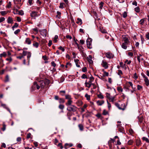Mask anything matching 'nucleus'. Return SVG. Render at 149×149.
<instances>
[{
    "label": "nucleus",
    "instance_id": "nucleus-1",
    "mask_svg": "<svg viewBox=\"0 0 149 149\" xmlns=\"http://www.w3.org/2000/svg\"><path fill=\"white\" fill-rule=\"evenodd\" d=\"M48 82H47V81L45 82V81L43 80H40L38 81L37 82H35L33 84V85L34 86L36 87L37 89L38 90L40 89V87L44 88L45 85L47 84H48Z\"/></svg>",
    "mask_w": 149,
    "mask_h": 149
},
{
    "label": "nucleus",
    "instance_id": "nucleus-2",
    "mask_svg": "<svg viewBox=\"0 0 149 149\" xmlns=\"http://www.w3.org/2000/svg\"><path fill=\"white\" fill-rule=\"evenodd\" d=\"M123 41L124 42L121 45L122 47L125 49H127V47L128 46V45H129L130 43V42L129 41L128 38L125 36H123Z\"/></svg>",
    "mask_w": 149,
    "mask_h": 149
},
{
    "label": "nucleus",
    "instance_id": "nucleus-3",
    "mask_svg": "<svg viewBox=\"0 0 149 149\" xmlns=\"http://www.w3.org/2000/svg\"><path fill=\"white\" fill-rule=\"evenodd\" d=\"M92 39L91 38H88L86 40L87 45V47L89 49L92 48Z\"/></svg>",
    "mask_w": 149,
    "mask_h": 149
},
{
    "label": "nucleus",
    "instance_id": "nucleus-4",
    "mask_svg": "<svg viewBox=\"0 0 149 149\" xmlns=\"http://www.w3.org/2000/svg\"><path fill=\"white\" fill-rule=\"evenodd\" d=\"M77 108V107L74 105H71L67 108V110L69 111H72L74 112L76 111Z\"/></svg>",
    "mask_w": 149,
    "mask_h": 149
},
{
    "label": "nucleus",
    "instance_id": "nucleus-5",
    "mask_svg": "<svg viewBox=\"0 0 149 149\" xmlns=\"http://www.w3.org/2000/svg\"><path fill=\"white\" fill-rule=\"evenodd\" d=\"M106 57L109 58H112L114 57L113 54L110 52H107L105 54Z\"/></svg>",
    "mask_w": 149,
    "mask_h": 149
},
{
    "label": "nucleus",
    "instance_id": "nucleus-6",
    "mask_svg": "<svg viewBox=\"0 0 149 149\" xmlns=\"http://www.w3.org/2000/svg\"><path fill=\"white\" fill-rule=\"evenodd\" d=\"M101 64L103 67L105 69H107L108 67V63L105 60L102 61Z\"/></svg>",
    "mask_w": 149,
    "mask_h": 149
},
{
    "label": "nucleus",
    "instance_id": "nucleus-7",
    "mask_svg": "<svg viewBox=\"0 0 149 149\" xmlns=\"http://www.w3.org/2000/svg\"><path fill=\"white\" fill-rule=\"evenodd\" d=\"M143 77L144 78V80L145 82L146 85L147 86H148L149 84V81L147 77L145 75L143 76Z\"/></svg>",
    "mask_w": 149,
    "mask_h": 149
},
{
    "label": "nucleus",
    "instance_id": "nucleus-8",
    "mask_svg": "<svg viewBox=\"0 0 149 149\" xmlns=\"http://www.w3.org/2000/svg\"><path fill=\"white\" fill-rule=\"evenodd\" d=\"M74 61L76 65L78 68L80 67V64H81L79 61L78 59H75Z\"/></svg>",
    "mask_w": 149,
    "mask_h": 149
},
{
    "label": "nucleus",
    "instance_id": "nucleus-9",
    "mask_svg": "<svg viewBox=\"0 0 149 149\" xmlns=\"http://www.w3.org/2000/svg\"><path fill=\"white\" fill-rule=\"evenodd\" d=\"M1 106L3 107V108H5V109H6L8 111L10 112V113L11 114V115H12V113H11L10 109L6 107V105L5 104L1 103Z\"/></svg>",
    "mask_w": 149,
    "mask_h": 149
},
{
    "label": "nucleus",
    "instance_id": "nucleus-10",
    "mask_svg": "<svg viewBox=\"0 0 149 149\" xmlns=\"http://www.w3.org/2000/svg\"><path fill=\"white\" fill-rule=\"evenodd\" d=\"M92 58V56L91 55H89L87 57L88 61L90 64H92L93 63Z\"/></svg>",
    "mask_w": 149,
    "mask_h": 149
},
{
    "label": "nucleus",
    "instance_id": "nucleus-11",
    "mask_svg": "<svg viewBox=\"0 0 149 149\" xmlns=\"http://www.w3.org/2000/svg\"><path fill=\"white\" fill-rule=\"evenodd\" d=\"M7 22L9 24H13V18L10 17H9L7 19Z\"/></svg>",
    "mask_w": 149,
    "mask_h": 149
},
{
    "label": "nucleus",
    "instance_id": "nucleus-12",
    "mask_svg": "<svg viewBox=\"0 0 149 149\" xmlns=\"http://www.w3.org/2000/svg\"><path fill=\"white\" fill-rule=\"evenodd\" d=\"M96 103L98 105L101 106L104 103V101L103 100L101 101L98 100L97 101Z\"/></svg>",
    "mask_w": 149,
    "mask_h": 149
},
{
    "label": "nucleus",
    "instance_id": "nucleus-13",
    "mask_svg": "<svg viewBox=\"0 0 149 149\" xmlns=\"http://www.w3.org/2000/svg\"><path fill=\"white\" fill-rule=\"evenodd\" d=\"M37 12L35 11H32L31 13V16L32 17H35L37 16Z\"/></svg>",
    "mask_w": 149,
    "mask_h": 149
},
{
    "label": "nucleus",
    "instance_id": "nucleus-14",
    "mask_svg": "<svg viewBox=\"0 0 149 149\" xmlns=\"http://www.w3.org/2000/svg\"><path fill=\"white\" fill-rule=\"evenodd\" d=\"M85 84L86 87L90 88L91 85L92 83H90L89 82H87V81H86L85 83Z\"/></svg>",
    "mask_w": 149,
    "mask_h": 149
},
{
    "label": "nucleus",
    "instance_id": "nucleus-15",
    "mask_svg": "<svg viewBox=\"0 0 149 149\" xmlns=\"http://www.w3.org/2000/svg\"><path fill=\"white\" fill-rule=\"evenodd\" d=\"M25 43L28 45H30L31 44V41L29 38H27L26 39Z\"/></svg>",
    "mask_w": 149,
    "mask_h": 149
},
{
    "label": "nucleus",
    "instance_id": "nucleus-16",
    "mask_svg": "<svg viewBox=\"0 0 149 149\" xmlns=\"http://www.w3.org/2000/svg\"><path fill=\"white\" fill-rule=\"evenodd\" d=\"M115 105L119 109L122 110H124L125 109V108H121L120 107V106H119V104L118 103H116V102L115 103Z\"/></svg>",
    "mask_w": 149,
    "mask_h": 149
},
{
    "label": "nucleus",
    "instance_id": "nucleus-17",
    "mask_svg": "<svg viewBox=\"0 0 149 149\" xmlns=\"http://www.w3.org/2000/svg\"><path fill=\"white\" fill-rule=\"evenodd\" d=\"M72 101L71 99L68 100L67 103H66V104L67 106H70L71 105V104L72 103Z\"/></svg>",
    "mask_w": 149,
    "mask_h": 149
},
{
    "label": "nucleus",
    "instance_id": "nucleus-18",
    "mask_svg": "<svg viewBox=\"0 0 149 149\" xmlns=\"http://www.w3.org/2000/svg\"><path fill=\"white\" fill-rule=\"evenodd\" d=\"M115 96H111L110 98L109 99L110 101L113 102L114 101H116V100L115 99Z\"/></svg>",
    "mask_w": 149,
    "mask_h": 149
},
{
    "label": "nucleus",
    "instance_id": "nucleus-19",
    "mask_svg": "<svg viewBox=\"0 0 149 149\" xmlns=\"http://www.w3.org/2000/svg\"><path fill=\"white\" fill-rule=\"evenodd\" d=\"M27 55V59H28V62H29L28 64H29V61H30V58L31 57V53L30 52H28Z\"/></svg>",
    "mask_w": 149,
    "mask_h": 149
},
{
    "label": "nucleus",
    "instance_id": "nucleus-20",
    "mask_svg": "<svg viewBox=\"0 0 149 149\" xmlns=\"http://www.w3.org/2000/svg\"><path fill=\"white\" fill-rule=\"evenodd\" d=\"M65 4L63 3H61L60 4L59 8H61L63 9L64 8V6H65Z\"/></svg>",
    "mask_w": 149,
    "mask_h": 149
},
{
    "label": "nucleus",
    "instance_id": "nucleus-21",
    "mask_svg": "<svg viewBox=\"0 0 149 149\" xmlns=\"http://www.w3.org/2000/svg\"><path fill=\"white\" fill-rule=\"evenodd\" d=\"M141 143V142L140 140H137L136 141V145L138 146H139Z\"/></svg>",
    "mask_w": 149,
    "mask_h": 149
},
{
    "label": "nucleus",
    "instance_id": "nucleus-22",
    "mask_svg": "<svg viewBox=\"0 0 149 149\" xmlns=\"http://www.w3.org/2000/svg\"><path fill=\"white\" fill-rule=\"evenodd\" d=\"M73 146V144L72 143H65V149H67V146H69V147H71Z\"/></svg>",
    "mask_w": 149,
    "mask_h": 149
},
{
    "label": "nucleus",
    "instance_id": "nucleus-23",
    "mask_svg": "<svg viewBox=\"0 0 149 149\" xmlns=\"http://www.w3.org/2000/svg\"><path fill=\"white\" fill-rule=\"evenodd\" d=\"M7 55L6 53L5 52H3L2 53L0 54V57L1 58L2 57H5Z\"/></svg>",
    "mask_w": 149,
    "mask_h": 149
},
{
    "label": "nucleus",
    "instance_id": "nucleus-24",
    "mask_svg": "<svg viewBox=\"0 0 149 149\" xmlns=\"http://www.w3.org/2000/svg\"><path fill=\"white\" fill-rule=\"evenodd\" d=\"M123 72L122 71L120 70H118V74L119 75L120 77L121 78V76L123 75Z\"/></svg>",
    "mask_w": 149,
    "mask_h": 149
},
{
    "label": "nucleus",
    "instance_id": "nucleus-25",
    "mask_svg": "<svg viewBox=\"0 0 149 149\" xmlns=\"http://www.w3.org/2000/svg\"><path fill=\"white\" fill-rule=\"evenodd\" d=\"M78 127L81 131L83 130L84 129L83 126L81 124H79L78 125Z\"/></svg>",
    "mask_w": 149,
    "mask_h": 149
},
{
    "label": "nucleus",
    "instance_id": "nucleus-26",
    "mask_svg": "<svg viewBox=\"0 0 149 149\" xmlns=\"http://www.w3.org/2000/svg\"><path fill=\"white\" fill-rule=\"evenodd\" d=\"M18 26V24L17 23H15L14 25L12 27V29L13 30H14V29L15 28L17 27Z\"/></svg>",
    "mask_w": 149,
    "mask_h": 149
},
{
    "label": "nucleus",
    "instance_id": "nucleus-27",
    "mask_svg": "<svg viewBox=\"0 0 149 149\" xmlns=\"http://www.w3.org/2000/svg\"><path fill=\"white\" fill-rule=\"evenodd\" d=\"M65 99H68V100H69L70 99H72V98L71 97V96L69 95H65Z\"/></svg>",
    "mask_w": 149,
    "mask_h": 149
},
{
    "label": "nucleus",
    "instance_id": "nucleus-28",
    "mask_svg": "<svg viewBox=\"0 0 149 149\" xmlns=\"http://www.w3.org/2000/svg\"><path fill=\"white\" fill-rule=\"evenodd\" d=\"M58 36L57 35H55V36L53 40V41L54 42L56 43L57 42V39H58Z\"/></svg>",
    "mask_w": 149,
    "mask_h": 149
},
{
    "label": "nucleus",
    "instance_id": "nucleus-29",
    "mask_svg": "<svg viewBox=\"0 0 149 149\" xmlns=\"http://www.w3.org/2000/svg\"><path fill=\"white\" fill-rule=\"evenodd\" d=\"M3 127L1 129L3 131H4L6 129V125L4 123H3Z\"/></svg>",
    "mask_w": 149,
    "mask_h": 149
},
{
    "label": "nucleus",
    "instance_id": "nucleus-30",
    "mask_svg": "<svg viewBox=\"0 0 149 149\" xmlns=\"http://www.w3.org/2000/svg\"><path fill=\"white\" fill-rule=\"evenodd\" d=\"M142 139L143 141H145L146 142L149 143V140L148 138L145 137H143L142 138Z\"/></svg>",
    "mask_w": 149,
    "mask_h": 149
},
{
    "label": "nucleus",
    "instance_id": "nucleus-31",
    "mask_svg": "<svg viewBox=\"0 0 149 149\" xmlns=\"http://www.w3.org/2000/svg\"><path fill=\"white\" fill-rule=\"evenodd\" d=\"M142 56L141 54H139V55L137 56V59L139 63L140 62V57Z\"/></svg>",
    "mask_w": 149,
    "mask_h": 149
},
{
    "label": "nucleus",
    "instance_id": "nucleus-32",
    "mask_svg": "<svg viewBox=\"0 0 149 149\" xmlns=\"http://www.w3.org/2000/svg\"><path fill=\"white\" fill-rule=\"evenodd\" d=\"M71 66V63H67L66 65L65 66V67L66 68H68L70 67Z\"/></svg>",
    "mask_w": 149,
    "mask_h": 149
},
{
    "label": "nucleus",
    "instance_id": "nucleus-33",
    "mask_svg": "<svg viewBox=\"0 0 149 149\" xmlns=\"http://www.w3.org/2000/svg\"><path fill=\"white\" fill-rule=\"evenodd\" d=\"M77 19L78 21L76 22L78 24H79V23H80V24L81 25L82 24L81 19L79 18H78Z\"/></svg>",
    "mask_w": 149,
    "mask_h": 149
},
{
    "label": "nucleus",
    "instance_id": "nucleus-34",
    "mask_svg": "<svg viewBox=\"0 0 149 149\" xmlns=\"http://www.w3.org/2000/svg\"><path fill=\"white\" fill-rule=\"evenodd\" d=\"M7 13V12L6 11H2L0 12V13L2 16H3L5 15H6Z\"/></svg>",
    "mask_w": 149,
    "mask_h": 149
},
{
    "label": "nucleus",
    "instance_id": "nucleus-35",
    "mask_svg": "<svg viewBox=\"0 0 149 149\" xmlns=\"http://www.w3.org/2000/svg\"><path fill=\"white\" fill-rule=\"evenodd\" d=\"M135 11L137 13H139L140 12V9L139 7H137L134 8Z\"/></svg>",
    "mask_w": 149,
    "mask_h": 149
},
{
    "label": "nucleus",
    "instance_id": "nucleus-36",
    "mask_svg": "<svg viewBox=\"0 0 149 149\" xmlns=\"http://www.w3.org/2000/svg\"><path fill=\"white\" fill-rule=\"evenodd\" d=\"M133 142L134 141L132 140H130L128 141L127 144L128 145H132Z\"/></svg>",
    "mask_w": 149,
    "mask_h": 149
},
{
    "label": "nucleus",
    "instance_id": "nucleus-37",
    "mask_svg": "<svg viewBox=\"0 0 149 149\" xmlns=\"http://www.w3.org/2000/svg\"><path fill=\"white\" fill-rule=\"evenodd\" d=\"M9 81V77L8 76V75H6V78L4 80V81L6 82H8Z\"/></svg>",
    "mask_w": 149,
    "mask_h": 149
},
{
    "label": "nucleus",
    "instance_id": "nucleus-38",
    "mask_svg": "<svg viewBox=\"0 0 149 149\" xmlns=\"http://www.w3.org/2000/svg\"><path fill=\"white\" fill-rule=\"evenodd\" d=\"M94 80V78L92 76L91 77H90V80L89 81V82L91 83H92V82H93Z\"/></svg>",
    "mask_w": 149,
    "mask_h": 149
},
{
    "label": "nucleus",
    "instance_id": "nucleus-39",
    "mask_svg": "<svg viewBox=\"0 0 149 149\" xmlns=\"http://www.w3.org/2000/svg\"><path fill=\"white\" fill-rule=\"evenodd\" d=\"M145 19H145V18H143V19H141L140 20V24L143 25V23H144V22L145 21Z\"/></svg>",
    "mask_w": 149,
    "mask_h": 149
},
{
    "label": "nucleus",
    "instance_id": "nucleus-40",
    "mask_svg": "<svg viewBox=\"0 0 149 149\" xmlns=\"http://www.w3.org/2000/svg\"><path fill=\"white\" fill-rule=\"evenodd\" d=\"M28 52L27 51H23L22 53V55L24 57V56L27 55Z\"/></svg>",
    "mask_w": 149,
    "mask_h": 149
},
{
    "label": "nucleus",
    "instance_id": "nucleus-41",
    "mask_svg": "<svg viewBox=\"0 0 149 149\" xmlns=\"http://www.w3.org/2000/svg\"><path fill=\"white\" fill-rule=\"evenodd\" d=\"M104 3L102 2H101L99 4V8H100L102 9Z\"/></svg>",
    "mask_w": 149,
    "mask_h": 149
},
{
    "label": "nucleus",
    "instance_id": "nucleus-42",
    "mask_svg": "<svg viewBox=\"0 0 149 149\" xmlns=\"http://www.w3.org/2000/svg\"><path fill=\"white\" fill-rule=\"evenodd\" d=\"M18 14L19 15H24V12L22 10H21L18 11Z\"/></svg>",
    "mask_w": 149,
    "mask_h": 149
},
{
    "label": "nucleus",
    "instance_id": "nucleus-43",
    "mask_svg": "<svg viewBox=\"0 0 149 149\" xmlns=\"http://www.w3.org/2000/svg\"><path fill=\"white\" fill-rule=\"evenodd\" d=\"M33 45L36 48H37L39 46V44L37 42H36L35 43L33 44Z\"/></svg>",
    "mask_w": 149,
    "mask_h": 149
},
{
    "label": "nucleus",
    "instance_id": "nucleus-44",
    "mask_svg": "<svg viewBox=\"0 0 149 149\" xmlns=\"http://www.w3.org/2000/svg\"><path fill=\"white\" fill-rule=\"evenodd\" d=\"M58 107L60 109L63 110L64 108V106L63 105L60 104L59 105Z\"/></svg>",
    "mask_w": 149,
    "mask_h": 149
},
{
    "label": "nucleus",
    "instance_id": "nucleus-45",
    "mask_svg": "<svg viewBox=\"0 0 149 149\" xmlns=\"http://www.w3.org/2000/svg\"><path fill=\"white\" fill-rule=\"evenodd\" d=\"M127 16V13L126 12H124L123 14V18H125Z\"/></svg>",
    "mask_w": 149,
    "mask_h": 149
},
{
    "label": "nucleus",
    "instance_id": "nucleus-46",
    "mask_svg": "<svg viewBox=\"0 0 149 149\" xmlns=\"http://www.w3.org/2000/svg\"><path fill=\"white\" fill-rule=\"evenodd\" d=\"M117 89L119 92H122L123 91V89L122 87H119L117 88Z\"/></svg>",
    "mask_w": 149,
    "mask_h": 149
},
{
    "label": "nucleus",
    "instance_id": "nucleus-47",
    "mask_svg": "<svg viewBox=\"0 0 149 149\" xmlns=\"http://www.w3.org/2000/svg\"><path fill=\"white\" fill-rule=\"evenodd\" d=\"M106 95L108 99H109L110 98V97H111V96L110 95V94L108 93H106Z\"/></svg>",
    "mask_w": 149,
    "mask_h": 149
},
{
    "label": "nucleus",
    "instance_id": "nucleus-48",
    "mask_svg": "<svg viewBox=\"0 0 149 149\" xmlns=\"http://www.w3.org/2000/svg\"><path fill=\"white\" fill-rule=\"evenodd\" d=\"M11 2L10 1L8 2V5H7L6 7L8 8H9L11 7Z\"/></svg>",
    "mask_w": 149,
    "mask_h": 149
},
{
    "label": "nucleus",
    "instance_id": "nucleus-49",
    "mask_svg": "<svg viewBox=\"0 0 149 149\" xmlns=\"http://www.w3.org/2000/svg\"><path fill=\"white\" fill-rule=\"evenodd\" d=\"M65 101L63 98H60L59 100V102L60 103H63Z\"/></svg>",
    "mask_w": 149,
    "mask_h": 149
},
{
    "label": "nucleus",
    "instance_id": "nucleus-50",
    "mask_svg": "<svg viewBox=\"0 0 149 149\" xmlns=\"http://www.w3.org/2000/svg\"><path fill=\"white\" fill-rule=\"evenodd\" d=\"M139 119V122H140V123H141L142 122L143 118L142 117H141L140 118H138Z\"/></svg>",
    "mask_w": 149,
    "mask_h": 149
},
{
    "label": "nucleus",
    "instance_id": "nucleus-51",
    "mask_svg": "<svg viewBox=\"0 0 149 149\" xmlns=\"http://www.w3.org/2000/svg\"><path fill=\"white\" fill-rule=\"evenodd\" d=\"M31 134L30 133H28L27 134L26 138L27 139H29L31 137Z\"/></svg>",
    "mask_w": 149,
    "mask_h": 149
},
{
    "label": "nucleus",
    "instance_id": "nucleus-52",
    "mask_svg": "<svg viewBox=\"0 0 149 149\" xmlns=\"http://www.w3.org/2000/svg\"><path fill=\"white\" fill-rule=\"evenodd\" d=\"M85 97L88 100L90 99V96L88 95L87 94H86L85 95Z\"/></svg>",
    "mask_w": 149,
    "mask_h": 149
},
{
    "label": "nucleus",
    "instance_id": "nucleus-53",
    "mask_svg": "<svg viewBox=\"0 0 149 149\" xmlns=\"http://www.w3.org/2000/svg\"><path fill=\"white\" fill-rule=\"evenodd\" d=\"M20 31V30L19 29H18L14 32V33L16 35Z\"/></svg>",
    "mask_w": 149,
    "mask_h": 149
},
{
    "label": "nucleus",
    "instance_id": "nucleus-54",
    "mask_svg": "<svg viewBox=\"0 0 149 149\" xmlns=\"http://www.w3.org/2000/svg\"><path fill=\"white\" fill-rule=\"evenodd\" d=\"M6 60L9 61V62H11L12 61V59L11 57H10L9 58H6Z\"/></svg>",
    "mask_w": 149,
    "mask_h": 149
},
{
    "label": "nucleus",
    "instance_id": "nucleus-55",
    "mask_svg": "<svg viewBox=\"0 0 149 149\" xmlns=\"http://www.w3.org/2000/svg\"><path fill=\"white\" fill-rule=\"evenodd\" d=\"M108 112H107V111H106V110H104L103 111V115H107L108 114Z\"/></svg>",
    "mask_w": 149,
    "mask_h": 149
},
{
    "label": "nucleus",
    "instance_id": "nucleus-56",
    "mask_svg": "<svg viewBox=\"0 0 149 149\" xmlns=\"http://www.w3.org/2000/svg\"><path fill=\"white\" fill-rule=\"evenodd\" d=\"M81 77L82 79H86V78H87V77L86 75L85 74H83L82 75V76H81Z\"/></svg>",
    "mask_w": 149,
    "mask_h": 149
},
{
    "label": "nucleus",
    "instance_id": "nucleus-57",
    "mask_svg": "<svg viewBox=\"0 0 149 149\" xmlns=\"http://www.w3.org/2000/svg\"><path fill=\"white\" fill-rule=\"evenodd\" d=\"M142 88V87L139 85H138L137 86V88L138 90H140Z\"/></svg>",
    "mask_w": 149,
    "mask_h": 149
},
{
    "label": "nucleus",
    "instance_id": "nucleus-58",
    "mask_svg": "<svg viewBox=\"0 0 149 149\" xmlns=\"http://www.w3.org/2000/svg\"><path fill=\"white\" fill-rule=\"evenodd\" d=\"M51 65L54 67H55L56 65V64L53 61L51 62Z\"/></svg>",
    "mask_w": 149,
    "mask_h": 149
},
{
    "label": "nucleus",
    "instance_id": "nucleus-59",
    "mask_svg": "<svg viewBox=\"0 0 149 149\" xmlns=\"http://www.w3.org/2000/svg\"><path fill=\"white\" fill-rule=\"evenodd\" d=\"M82 71L84 72H86L87 71V68L86 67H84L82 68Z\"/></svg>",
    "mask_w": 149,
    "mask_h": 149
},
{
    "label": "nucleus",
    "instance_id": "nucleus-60",
    "mask_svg": "<svg viewBox=\"0 0 149 149\" xmlns=\"http://www.w3.org/2000/svg\"><path fill=\"white\" fill-rule=\"evenodd\" d=\"M58 49L62 51V52H63L65 51V49L62 46H60Z\"/></svg>",
    "mask_w": 149,
    "mask_h": 149
},
{
    "label": "nucleus",
    "instance_id": "nucleus-61",
    "mask_svg": "<svg viewBox=\"0 0 149 149\" xmlns=\"http://www.w3.org/2000/svg\"><path fill=\"white\" fill-rule=\"evenodd\" d=\"M131 62V61H128V60H126L125 62V63H127V64H130Z\"/></svg>",
    "mask_w": 149,
    "mask_h": 149
},
{
    "label": "nucleus",
    "instance_id": "nucleus-62",
    "mask_svg": "<svg viewBox=\"0 0 149 149\" xmlns=\"http://www.w3.org/2000/svg\"><path fill=\"white\" fill-rule=\"evenodd\" d=\"M5 19L3 17H1L0 18V22H1L5 20Z\"/></svg>",
    "mask_w": 149,
    "mask_h": 149
},
{
    "label": "nucleus",
    "instance_id": "nucleus-63",
    "mask_svg": "<svg viewBox=\"0 0 149 149\" xmlns=\"http://www.w3.org/2000/svg\"><path fill=\"white\" fill-rule=\"evenodd\" d=\"M17 20L18 22H20L21 21V18L19 17H17Z\"/></svg>",
    "mask_w": 149,
    "mask_h": 149
},
{
    "label": "nucleus",
    "instance_id": "nucleus-64",
    "mask_svg": "<svg viewBox=\"0 0 149 149\" xmlns=\"http://www.w3.org/2000/svg\"><path fill=\"white\" fill-rule=\"evenodd\" d=\"M98 97L100 99H102L104 98V97H103V95L102 94L99 95H98Z\"/></svg>",
    "mask_w": 149,
    "mask_h": 149
}]
</instances>
